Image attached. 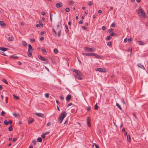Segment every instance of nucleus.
Segmentation results:
<instances>
[{
  "label": "nucleus",
  "instance_id": "9d476101",
  "mask_svg": "<svg viewBox=\"0 0 148 148\" xmlns=\"http://www.w3.org/2000/svg\"><path fill=\"white\" fill-rule=\"evenodd\" d=\"M93 56H95L96 58L98 59H101L102 58V56H99L95 53H94Z\"/></svg>",
  "mask_w": 148,
  "mask_h": 148
},
{
  "label": "nucleus",
  "instance_id": "603ef678",
  "mask_svg": "<svg viewBox=\"0 0 148 148\" xmlns=\"http://www.w3.org/2000/svg\"><path fill=\"white\" fill-rule=\"evenodd\" d=\"M82 55H85V56H87L88 53H82Z\"/></svg>",
  "mask_w": 148,
  "mask_h": 148
},
{
  "label": "nucleus",
  "instance_id": "f8f14e48",
  "mask_svg": "<svg viewBox=\"0 0 148 148\" xmlns=\"http://www.w3.org/2000/svg\"><path fill=\"white\" fill-rule=\"evenodd\" d=\"M8 49L3 47H0V50L2 51H5Z\"/></svg>",
  "mask_w": 148,
  "mask_h": 148
},
{
  "label": "nucleus",
  "instance_id": "0e129e2a",
  "mask_svg": "<svg viewBox=\"0 0 148 148\" xmlns=\"http://www.w3.org/2000/svg\"><path fill=\"white\" fill-rule=\"evenodd\" d=\"M83 23V21L82 20L80 21L79 22V24H81L82 23Z\"/></svg>",
  "mask_w": 148,
  "mask_h": 148
},
{
  "label": "nucleus",
  "instance_id": "c03bdc74",
  "mask_svg": "<svg viewBox=\"0 0 148 148\" xmlns=\"http://www.w3.org/2000/svg\"><path fill=\"white\" fill-rule=\"evenodd\" d=\"M5 114V112L3 111H2L1 112V115L3 116H4L5 115L4 114Z\"/></svg>",
  "mask_w": 148,
  "mask_h": 148
},
{
  "label": "nucleus",
  "instance_id": "dca6fc26",
  "mask_svg": "<svg viewBox=\"0 0 148 148\" xmlns=\"http://www.w3.org/2000/svg\"><path fill=\"white\" fill-rule=\"evenodd\" d=\"M127 140L130 143L131 142V138L129 135H128L127 136Z\"/></svg>",
  "mask_w": 148,
  "mask_h": 148
},
{
  "label": "nucleus",
  "instance_id": "680f3d73",
  "mask_svg": "<svg viewBox=\"0 0 148 148\" xmlns=\"http://www.w3.org/2000/svg\"><path fill=\"white\" fill-rule=\"evenodd\" d=\"M45 134H43L42 135V138H43V139H44L45 138Z\"/></svg>",
  "mask_w": 148,
  "mask_h": 148
},
{
  "label": "nucleus",
  "instance_id": "8fccbe9b",
  "mask_svg": "<svg viewBox=\"0 0 148 148\" xmlns=\"http://www.w3.org/2000/svg\"><path fill=\"white\" fill-rule=\"evenodd\" d=\"M40 25L41 27H42L43 25V24L41 21H40Z\"/></svg>",
  "mask_w": 148,
  "mask_h": 148
},
{
  "label": "nucleus",
  "instance_id": "bf43d9fd",
  "mask_svg": "<svg viewBox=\"0 0 148 148\" xmlns=\"http://www.w3.org/2000/svg\"><path fill=\"white\" fill-rule=\"evenodd\" d=\"M17 140V138H15L13 139V142H14L16 141Z\"/></svg>",
  "mask_w": 148,
  "mask_h": 148
},
{
  "label": "nucleus",
  "instance_id": "393cba45",
  "mask_svg": "<svg viewBox=\"0 0 148 148\" xmlns=\"http://www.w3.org/2000/svg\"><path fill=\"white\" fill-rule=\"evenodd\" d=\"M10 57L11 58L14 59H17L18 58L17 56H12Z\"/></svg>",
  "mask_w": 148,
  "mask_h": 148
},
{
  "label": "nucleus",
  "instance_id": "a19ab883",
  "mask_svg": "<svg viewBox=\"0 0 148 148\" xmlns=\"http://www.w3.org/2000/svg\"><path fill=\"white\" fill-rule=\"evenodd\" d=\"M8 40L9 41H12L13 40V38L12 37H10L8 39Z\"/></svg>",
  "mask_w": 148,
  "mask_h": 148
},
{
  "label": "nucleus",
  "instance_id": "49530a36",
  "mask_svg": "<svg viewBox=\"0 0 148 148\" xmlns=\"http://www.w3.org/2000/svg\"><path fill=\"white\" fill-rule=\"evenodd\" d=\"M87 124H88V125L89 127H91L90 122H88Z\"/></svg>",
  "mask_w": 148,
  "mask_h": 148
},
{
  "label": "nucleus",
  "instance_id": "774afa93",
  "mask_svg": "<svg viewBox=\"0 0 148 148\" xmlns=\"http://www.w3.org/2000/svg\"><path fill=\"white\" fill-rule=\"evenodd\" d=\"M40 25L39 24H37L36 25V27H40Z\"/></svg>",
  "mask_w": 148,
  "mask_h": 148
},
{
  "label": "nucleus",
  "instance_id": "f704fd0d",
  "mask_svg": "<svg viewBox=\"0 0 148 148\" xmlns=\"http://www.w3.org/2000/svg\"><path fill=\"white\" fill-rule=\"evenodd\" d=\"M2 81L3 82H4L5 83H7V82L6 81V80H5V79H3L2 80Z\"/></svg>",
  "mask_w": 148,
  "mask_h": 148
},
{
  "label": "nucleus",
  "instance_id": "a211bd4d",
  "mask_svg": "<svg viewBox=\"0 0 148 148\" xmlns=\"http://www.w3.org/2000/svg\"><path fill=\"white\" fill-rule=\"evenodd\" d=\"M13 97L14 98L15 100H18L19 99V97L18 96H16L15 95H13Z\"/></svg>",
  "mask_w": 148,
  "mask_h": 148
},
{
  "label": "nucleus",
  "instance_id": "f3484780",
  "mask_svg": "<svg viewBox=\"0 0 148 148\" xmlns=\"http://www.w3.org/2000/svg\"><path fill=\"white\" fill-rule=\"evenodd\" d=\"M0 25L2 26H5L6 25L4 23L3 21H0Z\"/></svg>",
  "mask_w": 148,
  "mask_h": 148
},
{
  "label": "nucleus",
  "instance_id": "c85d7f7f",
  "mask_svg": "<svg viewBox=\"0 0 148 148\" xmlns=\"http://www.w3.org/2000/svg\"><path fill=\"white\" fill-rule=\"evenodd\" d=\"M107 44L108 46H112V42L110 41H109L108 42Z\"/></svg>",
  "mask_w": 148,
  "mask_h": 148
},
{
  "label": "nucleus",
  "instance_id": "c9c22d12",
  "mask_svg": "<svg viewBox=\"0 0 148 148\" xmlns=\"http://www.w3.org/2000/svg\"><path fill=\"white\" fill-rule=\"evenodd\" d=\"M111 39V37L110 36H108L106 37V40H110Z\"/></svg>",
  "mask_w": 148,
  "mask_h": 148
},
{
  "label": "nucleus",
  "instance_id": "7c9ffc66",
  "mask_svg": "<svg viewBox=\"0 0 148 148\" xmlns=\"http://www.w3.org/2000/svg\"><path fill=\"white\" fill-rule=\"evenodd\" d=\"M12 125H11L8 128V130L9 131H12Z\"/></svg>",
  "mask_w": 148,
  "mask_h": 148
},
{
  "label": "nucleus",
  "instance_id": "a878e982",
  "mask_svg": "<svg viewBox=\"0 0 148 148\" xmlns=\"http://www.w3.org/2000/svg\"><path fill=\"white\" fill-rule=\"evenodd\" d=\"M50 20L51 21V22L52 23V14L51 12H50Z\"/></svg>",
  "mask_w": 148,
  "mask_h": 148
},
{
  "label": "nucleus",
  "instance_id": "2f4dec72",
  "mask_svg": "<svg viewBox=\"0 0 148 148\" xmlns=\"http://www.w3.org/2000/svg\"><path fill=\"white\" fill-rule=\"evenodd\" d=\"M45 96L46 98H48L49 97V94L48 93H46L45 94Z\"/></svg>",
  "mask_w": 148,
  "mask_h": 148
},
{
  "label": "nucleus",
  "instance_id": "bb28decb",
  "mask_svg": "<svg viewBox=\"0 0 148 148\" xmlns=\"http://www.w3.org/2000/svg\"><path fill=\"white\" fill-rule=\"evenodd\" d=\"M38 141L40 142H41L42 141V138L40 137H39L37 139Z\"/></svg>",
  "mask_w": 148,
  "mask_h": 148
},
{
  "label": "nucleus",
  "instance_id": "052dcab7",
  "mask_svg": "<svg viewBox=\"0 0 148 148\" xmlns=\"http://www.w3.org/2000/svg\"><path fill=\"white\" fill-rule=\"evenodd\" d=\"M50 132H45L43 134H45V135H46L48 134Z\"/></svg>",
  "mask_w": 148,
  "mask_h": 148
},
{
  "label": "nucleus",
  "instance_id": "6ab92c4d",
  "mask_svg": "<svg viewBox=\"0 0 148 148\" xmlns=\"http://www.w3.org/2000/svg\"><path fill=\"white\" fill-rule=\"evenodd\" d=\"M81 75H76V77L79 80H82V77H81Z\"/></svg>",
  "mask_w": 148,
  "mask_h": 148
},
{
  "label": "nucleus",
  "instance_id": "20e7f679",
  "mask_svg": "<svg viewBox=\"0 0 148 148\" xmlns=\"http://www.w3.org/2000/svg\"><path fill=\"white\" fill-rule=\"evenodd\" d=\"M84 49L87 51L89 52H94L95 50V48H89L88 47H85Z\"/></svg>",
  "mask_w": 148,
  "mask_h": 148
},
{
  "label": "nucleus",
  "instance_id": "6e6d98bb",
  "mask_svg": "<svg viewBox=\"0 0 148 148\" xmlns=\"http://www.w3.org/2000/svg\"><path fill=\"white\" fill-rule=\"evenodd\" d=\"M82 28L84 30L86 29L87 28L86 27L84 26H82Z\"/></svg>",
  "mask_w": 148,
  "mask_h": 148
},
{
  "label": "nucleus",
  "instance_id": "aec40b11",
  "mask_svg": "<svg viewBox=\"0 0 148 148\" xmlns=\"http://www.w3.org/2000/svg\"><path fill=\"white\" fill-rule=\"evenodd\" d=\"M13 115L15 117H18L20 116V114L18 113L16 114V113L14 112L13 113Z\"/></svg>",
  "mask_w": 148,
  "mask_h": 148
},
{
  "label": "nucleus",
  "instance_id": "6e6552de",
  "mask_svg": "<svg viewBox=\"0 0 148 148\" xmlns=\"http://www.w3.org/2000/svg\"><path fill=\"white\" fill-rule=\"evenodd\" d=\"M62 6V4L61 2L58 3L56 4V7L58 8H59Z\"/></svg>",
  "mask_w": 148,
  "mask_h": 148
},
{
  "label": "nucleus",
  "instance_id": "09e8293b",
  "mask_svg": "<svg viewBox=\"0 0 148 148\" xmlns=\"http://www.w3.org/2000/svg\"><path fill=\"white\" fill-rule=\"evenodd\" d=\"M88 5L89 6H91L92 5V2L91 1L89 2L88 3Z\"/></svg>",
  "mask_w": 148,
  "mask_h": 148
},
{
  "label": "nucleus",
  "instance_id": "4d7b16f0",
  "mask_svg": "<svg viewBox=\"0 0 148 148\" xmlns=\"http://www.w3.org/2000/svg\"><path fill=\"white\" fill-rule=\"evenodd\" d=\"M87 121L88 122H90V119L89 117H87Z\"/></svg>",
  "mask_w": 148,
  "mask_h": 148
},
{
  "label": "nucleus",
  "instance_id": "f257e3e1",
  "mask_svg": "<svg viewBox=\"0 0 148 148\" xmlns=\"http://www.w3.org/2000/svg\"><path fill=\"white\" fill-rule=\"evenodd\" d=\"M66 114H67L66 112H62L59 115L58 120L60 123H62L63 120L66 116Z\"/></svg>",
  "mask_w": 148,
  "mask_h": 148
},
{
  "label": "nucleus",
  "instance_id": "7ed1b4c3",
  "mask_svg": "<svg viewBox=\"0 0 148 148\" xmlns=\"http://www.w3.org/2000/svg\"><path fill=\"white\" fill-rule=\"evenodd\" d=\"M138 12L139 16L140 17L143 18L146 17L145 13L142 9H139L138 10Z\"/></svg>",
  "mask_w": 148,
  "mask_h": 148
},
{
  "label": "nucleus",
  "instance_id": "4be33fe9",
  "mask_svg": "<svg viewBox=\"0 0 148 148\" xmlns=\"http://www.w3.org/2000/svg\"><path fill=\"white\" fill-rule=\"evenodd\" d=\"M117 34H116L112 32L110 33V36H117Z\"/></svg>",
  "mask_w": 148,
  "mask_h": 148
},
{
  "label": "nucleus",
  "instance_id": "a18cd8bd",
  "mask_svg": "<svg viewBox=\"0 0 148 148\" xmlns=\"http://www.w3.org/2000/svg\"><path fill=\"white\" fill-rule=\"evenodd\" d=\"M52 31H53V32L55 34V35H56V34H57L56 32L54 29H53Z\"/></svg>",
  "mask_w": 148,
  "mask_h": 148
},
{
  "label": "nucleus",
  "instance_id": "79ce46f5",
  "mask_svg": "<svg viewBox=\"0 0 148 148\" xmlns=\"http://www.w3.org/2000/svg\"><path fill=\"white\" fill-rule=\"evenodd\" d=\"M65 11L66 12H68L70 11V9L69 8H66L65 9Z\"/></svg>",
  "mask_w": 148,
  "mask_h": 148
},
{
  "label": "nucleus",
  "instance_id": "72a5a7b5",
  "mask_svg": "<svg viewBox=\"0 0 148 148\" xmlns=\"http://www.w3.org/2000/svg\"><path fill=\"white\" fill-rule=\"evenodd\" d=\"M4 123L5 125H8V122H7L5 120L4 121Z\"/></svg>",
  "mask_w": 148,
  "mask_h": 148
},
{
  "label": "nucleus",
  "instance_id": "13d9d810",
  "mask_svg": "<svg viewBox=\"0 0 148 148\" xmlns=\"http://www.w3.org/2000/svg\"><path fill=\"white\" fill-rule=\"evenodd\" d=\"M45 12H41V14L42 15L44 16L45 15Z\"/></svg>",
  "mask_w": 148,
  "mask_h": 148
},
{
  "label": "nucleus",
  "instance_id": "69168bd1",
  "mask_svg": "<svg viewBox=\"0 0 148 148\" xmlns=\"http://www.w3.org/2000/svg\"><path fill=\"white\" fill-rule=\"evenodd\" d=\"M132 40L131 38H130L128 39V42H130Z\"/></svg>",
  "mask_w": 148,
  "mask_h": 148
},
{
  "label": "nucleus",
  "instance_id": "f03ea898",
  "mask_svg": "<svg viewBox=\"0 0 148 148\" xmlns=\"http://www.w3.org/2000/svg\"><path fill=\"white\" fill-rule=\"evenodd\" d=\"M28 50L27 53L28 56L29 57L31 56L32 53V51L34 50L30 44H28Z\"/></svg>",
  "mask_w": 148,
  "mask_h": 148
},
{
  "label": "nucleus",
  "instance_id": "c756f323",
  "mask_svg": "<svg viewBox=\"0 0 148 148\" xmlns=\"http://www.w3.org/2000/svg\"><path fill=\"white\" fill-rule=\"evenodd\" d=\"M22 44L24 46H26L27 45V43L24 41H22Z\"/></svg>",
  "mask_w": 148,
  "mask_h": 148
},
{
  "label": "nucleus",
  "instance_id": "1a4fd4ad",
  "mask_svg": "<svg viewBox=\"0 0 148 148\" xmlns=\"http://www.w3.org/2000/svg\"><path fill=\"white\" fill-rule=\"evenodd\" d=\"M38 58L42 61H45L47 60V59L44 58L42 56H38Z\"/></svg>",
  "mask_w": 148,
  "mask_h": 148
},
{
  "label": "nucleus",
  "instance_id": "39448f33",
  "mask_svg": "<svg viewBox=\"0 0 148 148\" xmlns=\"http://www.w3.org/2000/svg\"><path fill=\"white\" fill-rule=\"evenodd\" d=\"M72 71L76 73L77 74V75H82V74L81 72L77 70L73 69L72 70Z\"/></svg>",
  "mask_w": 148,
  "mask_h": 148
},
{
  "label": "nucleus",
  "instance_id": "ea45409f",
  "mask_svg": "<svg viewBox=\"0 0 148 148\" xmlns=\"http://www.w3.org/2000/svg\"><path fill=\"white\" fill-rule=\"evenodd\" d=\"M115 26V24L114 23H113L111 25V26L112 27H114Z\"/></svg>",
  "mask_w": 148,
  "mask_h": 148
},
{
  "label": "nucleus",
  "instance_id": "4c0bfd02",
  "mask_svg": "<svg viewBox=\"0 0 148 148\" xmlns=\"http://www.w3.org/2000/svg\"><path fill=\"white\" fill-rule=\"evenodd\" d=\"M113 31V29H108V33H110L111 32H112V31Z\"/></svg>",
  "mask_w": 148,
  "mask_h": 148
},
{
  "label": "nucleus",
  "instance_id": "423d86ee",
  "mask_svg": "<svg viewBox=\"0 0 148 148\" xmlns=\"http://www.w3.org/2000/svg\"><path fill=\"white\" fill-rule=\"evenodd\" d=\"M95 70L99 72H103V73H105L106 72V70L105 69H103L102 68H96L95 69Z\"/></svg>",
  "mask_w": 148,
  "mask_h": 148
},
{
  "label": "nucleus",
  "instance_id": "ddd939ff",
  "mask_svg": "<svg viewBox=\"0 0 148 148\" xmlns=\"http://www.w3.org/2000/svg\"><path fill=\"white\" fill-rule=\"evenodd\" d=\"M41 50L42 52L44 53V54L46 55L47 54V52L44 48H42Z\"/></svg>",
  "mask_w": 148,
  "mask_h": 148
},
{
  "label": "nucleus",
  "instance_id": "0eeeda50",
  "mask_svg": "<svg viewBox=\"0 0 148 148\" xmlns=\"http://www.w3.org/2000/svg\"><path fill=\"white\" fill-rule=\"evenodd\" d=\"M35 115L37 116L41 117H44V114H43L41 113H35Z\"/></svg>",
  "mask_w": 148,
  "mask_h": 148
},
{
  "label": "nucleus",
  "instance_id": "58836bf2",
  "mask_svg": "<svg viewBox=\"0 0 148 148\" xmlns=\"http://www.w3.org/2000/svg\"><path fill=\"white\" fill-rule=\"evenodd\" d=\"M61 34V31H59L58 32V36L59 37H60Z\"/></svg>",
  "mask_w": 148,
  "mask_h": 148
},
{
  "label": "nucleus",
  "instance_id": "3c124183",
  "mask_svg": "<svg viewBox=\"0 0 148 148\" xmlns=\"http://www.w3.org/2000/svg\"><path fill=\"white\" fill-rule=\"evenodd\" d=\"M35 41L34 39L33 38H31L30 39V41L32 42H34Z\"/></svg>",
  "mask_w": 148,
  "mask_h": 148
},
{
  "label": "nucleus",
  "instance_id": "864d4df0",
  "mask_svg": "<svg viewBox=\"0 0 148 148\" xmlns=\"http://www.w3.org/2000/svg\"><path fill=\"white\" fill-rule=\"evenodd\" d=\"M102 29L103 30H105L106 29V27L104 26H103L102 27Z\"/></svg>",
  "mask_w": 148,
  "mask_h": 148
},
{
  "label": "nucleus",
  "instance_id": "5701e85b",
  "mask_svg": "<svg viewBox=\"0 0 148 148\" xmlns=\"http://www.w3.org/2000/svg\"><path fill=\"white\" fill-rule=\"evenodd\" d=\"M94 55V53H88V54H87V56H93Z\"/></svg>",
  "mask_w": 148,
  "mask_h": 148
},
{
  "label": "nucleus",
  "instance_id": "de8ad7c7",
  "mask_svg": "<svg viewBox=\"0 0 148 148\" xmlns=\"http://www.w3.org/2000/svg\"><path fill=\"white\" fill-rule=\"evenodd\" d=\"M65 27L66 28V31H69V29L67 25H65Z\"/></svg>",
  "mask_w": 148,
  "mask_h": 148
},
{
  "label": "nucleus",
  "instance_id": "9b49d317",
  "mask_svg": "<svg viewBox=\"0 0 148 148\" xmlns=\"http://www.w3.org/2000/svg\"><path fill=\"white\" fill-rule=\"evenodd\" d=\"M138 67L141 68V69H143L145 70V69L143 65H142L141 64H140V63L138 64Z\"/></svg>",
  "mask_w": 148,
  "mask_h": 148
},
{
  "label": "nucleus",
  "instance_id": "338daca9",
  "mask_svg": "<svg viewBox=\"0 0 148 148\" xmlns=\"http://www.w3.org/2000/svg\"><path fill=\"white\" fill-rule=\"evenodd\" d=\"M8 122L9 124H11L12 123V121L11 120H10Z\"/></svg>",
  "mask_w": 148,
  "mask_h": 148
},
{
  "label": "nucleus",
  "instance_id": "e433bc0d",
  "mask_svg": "<svg viewBox=\"0 0 148 148\" xmlns=\"http://www.w3.org/2000/svg\"><path fill=\"white\" fill-rule=\"evenodd\" d=\"M98 108V106H97V104L96 103L95 106V110H97Z\"/></svg>",
  "mask_w": 148,
  "mask_h": 148
},
{
  "label": "nucleus",
  "instance_id": "5fc2aeb1",
  "mask_svg": "<svg viewBox=\"0 0 148 148\" xmlns=\"http://www.w3.org/2000/svg\"><path fill=\"white\" fill-rule=\"evenodd\" d=\"M51 125V123L50 122L48 123L47 125V127H49Z\"/></svg>",
  "mask_w": 148,
  "mask_h": 148
},
{
  "label": "nucleus",
  "instance_id": "37998d69",
  "mask_svg": "<svg viewBox=\"0 0 148 148\" xmlns=\"http://www.w3.org/2000/svg\"><path fill=\"white\" fill-rule=\"evenodd\" d=\"M54 52L55 53H58V50L56 49H55L54 50Z\"/></svg>",
  "mask_w": 148,
  "mask_h": 148
},
{
  "label": "nucleus",
  "instance_id": "e2e57ef3",
  "mask_svg": "<svg viewBox=\"0 0 148 148\" xmlns=\"http://www.w3.org/2000/svg\"><path fill=\"white\" fill-rule=\"evenodd\" d=\"M33 143H34V144L35 145L36 144V140H33Z\"/></svg>",
  "mask_w": 148,
  "mask_h": 148
},
{
  "label": "nucleus",
  "instance_id": "4468645a",
  "mask_svg": "<svg viewBox=\"0 0 148 148\" xmlns=\"http://www.w3.org/2000/svg\"><path fill=\"white\" fill-rule=\"evenodd\" d=\"M71 97V96L70 95H68L66 97V100L67 101H69Z\"/></svg>",
  "mask_w": 148,
  "mask_h": 148
},
{
  "label": "nucleus",
  "instance_id": "473e14b6",
  "mask_svg": "<svg viewBox=\"0 0 148 148\" xmlns=\"http://www.w3.org/2000/svg\"><path fill=\"white\" fill-rule=\"evenodd\" d=\"M93 147H94V146H95L96 147V148H99V147H98V146L97 145L96 143H93Z\"/></svg>",
  "mask_w": 148,
  "mask_h": 148
},
{
  "label": "nucleus",
  "instance_id": "412c9836",
  "mask_svg": "<svg viewBox=\"0 0 148 148\" xmlns=\"http://www.w3.org/2000/svg\"><path fill=\"white\" fill-rule=\"evenodd\" d=\"M34 119L31 118L30 120H29L28 121V124H30V123H33L34 121Z\"/></svg>",
  "mask_w": 148,
  "mask_h": 148
},
{
  "label": "nucleus",
  "instance_id": "cd10ccee",
  "mask_svg": "<svg viewBox=\"0 0 148 148\" xmlns=\"http://www.w3.org/2000/svg\"><path fill=\"white\" fill-rule=\"evenodd\" d=\"M116 106H117L119 107V108L120 110H122L121 107L118 103H116Z\"/></svg>",
  "mask_w": 148,
  "mask_h": 148
},
{
  "label": "nucleus",
  "instance_id": "2eb2a0df",
  "mask_svg": "<svg viewBox=\"0 0 148 148\" xmlns=\"http://www.w3.org/2000/svg\"><path fill=\"white\" fill-rule=\"evenodd\" d=\"M138 43L139 45H143L145 44V43L142 41H138Z\"/></svg>",
  "mask_w": 148,
  "mask_h": 148
},
{
  "label": "nucleus",
  "instance_id": "b1692460",
  "mask_svg": "<svg viewBox=\"0 0 148 148\" xmlns=\"http://www.w3.org/2000/svg\"><path fill=\"white\" fill-rule=\"evenodd\" d=\"M74 4V2L73 1H70L69 2V4L70 5H73Z\"/></svg>",
  "mask_w": 148,
  "mask_h": 148
}]
</instances>
